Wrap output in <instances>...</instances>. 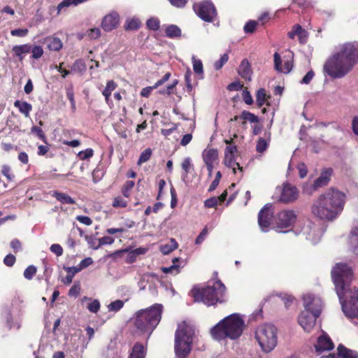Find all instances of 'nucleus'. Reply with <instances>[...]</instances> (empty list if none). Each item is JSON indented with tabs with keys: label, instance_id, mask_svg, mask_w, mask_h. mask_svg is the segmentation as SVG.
Listing matches in <instances>:
<instances>
[{
	"label": "nucleus",
	"instance_id": "1",
	"mask_svg": "<svg viewBox=\"0 0 358 358\" xmlns=\"http://www.w3.org/2000/svg\"><path fill=\"white\" fill-rule=\"evenodd\" d=\"M352 272L346 264H336L331 270V278L342 310L350 319L358 318V289H349Z\"/></svg>",
	"mask_w": 358,
	"mask_h": 358
},
{
	"label": "nucleus",
	"instance_id": "2",
	"mask_svg": "<svg viewBox=\"0 0 358 358\" xmlns=\"http://www.w3.org/2000/svg\"><path fill=\"white\" fill-rule=\"evenodd\" d=\"M358 64V45L346 42L336 47L324 64V71L332 78H341Z\"/></svg>",
	"mask_w": 358,
	"mask_h": 358
},
{
	"label": "nucleus",
	"instance_id": "3",
	"mask_svg": "<svg viewBox=\"0 0 358 358\" xmlns=\"http://www.w3.org/2000/svg\"><path fill=\"white\" fill-rule=\"evenodd\" d=\"M345 194L336 189H330L321 194L314 202L313 213L321 220L331 221L343 211Z\"/></svg>",
	"mask_w": 358,
	"mask_h": 358
},
{
	"label": "nucleus",
	"instance_id": "4",
	"mask_svg": "<svg viewBox=\"0 0 358 358\" xmlns=\"http://www.w3.org/2000/svg\"><path fill=\"white\" fill-rule=\"evenodd\" d=\"M244 320L238 314H231L211 329L213 338L218 341H224L227 338L235 340L239 338L243 331Z\"/></svg>",
	"mask_w": 358,
	"mask_h": 358
},
{
	"label": "nucleus",
	"instance_id": "5",
	"mask_svg": "<svg viewBox=\"0 0 358 358\" xmlns=\"http://www.w3.org/2000/svg\"><path fill=\"white\" fill-rule=\"evenodd\" d=\"M163 306L155 303L150 307L137 311L134 317V326L140 334L150 336L162 318Z\"/></svg>",
	"mask_w": 358,
	"mask_h": 358
},
{
	"label": "nucleus",
	"instance_id": "6",
	"mask_svg": "<svg viewBox=\"0 0 358 358\" xmlns=\"http://www.w3.org/2000/svg\"><path fill=\"white\" fill-rule=\"evenodd\" d=\"M304 310L298 317V322L303 329L310 332L314 327L322 308L320 298L311 294H306L303 297Z\"/></svg>",
	"mask_w": 358,
	"mask_h": 358
},
{
	"label": "nucleus",
	"instance_id": "7",
	"mask_svg": "<svg viewBox=\"0 0 358 358\" xmlns=\"http://www.w3.org/2000/svg\"><path fill=\"white\" fill-rule=\"evenodd\" d=\"M192 295L196 302H203L207 306H213L224 301L225 286L220 280H210L208 285L201 289L194 287L192 289Z\"/></svg>",
	"mask_w": 358,
	"mask_h": 358
},
{
	"label": "nucleus",
	"instance_id": "8",
	"mask_svg": "<svg viewBox=\"0 0 358 358\" xmlns=\"http://www.w3.org/2000/svg\"><path fill=\"white\" fill-rule=\"evenodd\" d=\"M194 328L185 322L180 324L175 334L174 350L177 358H187L192 350Z\"/></svg>",
	"mask_w": 358,
	"mask_h": 358
},
{
	"label": "nucleus",
	"instance_id": "9",
	"mask_svg": "<svg viewBox=\"0 0 358 358\" xmlns=\"http://www.w3.org/2000/svg\"><path fill=\"white\" fill-rule=\"evenodd\" d=\"M276 327L271 324H264L258 327L255 332V338L262 351L268 353L277 345Z\"/></svg>",
	"mask_w": 358,
	"mask_h": 358
},
{
	"label": "nucleus",
	"instance_id": "10",
	"mask_svg": "<svg viewBox=\"0 0 358 358\" xmlns=\"http://www.w3.org/2000/svg\"><path fill=\"white\" fill-rule=\"evenodd\" d=\"M193 8L197 15L205 22H213L217 16L215 7L210 1L196 3Z\"/></svg>",
	"mask_w": 358,
	"mask_h": 358
},
{
	"label": "nucleus",
	"instance_id": "11",
	"mask_svg": "<svg viewBox=\"0 0 358 358\" xmlns=\"http://www.w3.org/2000/svg\"><path fill=\"white\" fill-rule=\"evenodd\" d=\"M296 220V215L293 210H284L279 212L275 219L276 229L278 232H287L288 230H281L293 226Z\"/></svg>",
	"mask_w": 358,
	"mask_h": 358
},
{
	"label": "nucleus",
	"instance_id": "12",
	"mask_svg": "<svg viewBox=\"0 0 358 358\" xmlns=\"http://www.w3.org/2000/svg\"><path fill=\"white\" fill-rule=\"evenodd\" d=\"M302 233L312 243H317L323 234V230L314 223L308 222L302 229Z\"/></svg>",
	"mask_w": 358,
	"mask_h": 358
},
{
	"label": "nucleus",
	"instance_id": "13",
	"mask_svg": "<svg viewBox=\"0 0 358 358\" xmlns=\"http://www.w3.org/2000/svg\"><path fill=\"white\" fill-rule=\"evenodd\" d=\"M272 205L267 203L259 211L258 215V223L262 231H268L271 225V218L273 217Z\"/></svg>",
	"mask_w": 358,
	"mask_h": 358
},
{
	"label": "nucleus",
	"instance_id": "14",
	"mask_svg": "<svg viewBox=\"0 0 358 358\" xmlns=\"http://www.w3.org/2000/svg\"><path fill=\"white\" fill-rule=\"evenodd\" d=\"M277 190L280 192V201L283 203L293 202L299 196L296 187L290 184H284L282 188H278Z\"/></svg>",
	"mask_w": 358,
	"mask_h": 358
},
{
	"label": "nucleus",
	"instance_id": "15",
	"mask_svg": "<svg viewBox=\"0 0 358 358\" xmlns=\"http://www.w3.org/2000/svg\"><path fill=\"white\" fill-rule=\"evenodd\" d=\"M119 24V15L117 13H111L106 15L101 23L103 29L106 31H110L115 29Z\"/></svg>",
	"mask_w": 358,
	"mask_h": 358
},
{
	"label": "nucleus",
	"instance_id": "16",
	"mask_svg": "<svg viewBox=\"0 0 358 358\" xmlns=\"http://www.w3.org/2000/svg\"><path fill=\"white\" fill-rule=\"evenodd\" d=\"M315 348L318 352L328 351L334 348V343L327 334H323L317 338Z\"/></svg>",
	"mask_w": 358,
	"mask_h": 358
},
{
	"label": "nucleus",
	"instance_id": "17",
	"mask_svg": "<svg viewBox=\"0 0 358 358\" xmlns=\"http://www.w3.org/2000/svg\"><path fill=\"white\" fill-rule=\"evenodd\" d=\"M337 355H329L321 358H358V354L351 350L347 349L343 345H339L337 348Z\"/></svg>",
	"mask_w": 358,
	"mask_h": 358
},
{
	"label": "nucleus",
	"instance_id": "18",
	"mask_svg": "<svg viewBox=\"0 0 358 358\" xmlns=\"http://www.w3.org/2000/svg\"><path fill=\"white\" fill-rule=\"evenodd\" d=\"M274 64L275 69L283 73H289L293 67L292 63L289 59L284 61V64L281 65L280 56L278 52L274 54Z\"/></svg>",
	"mask_w": 358,
	"mask_h": 358
},
{
	"label": "nucleus",
	"instance_id": "19",
	"mask_svg": "<svg viewBox=\"0 0 358 358\" xmlns=\"http://www.w3.org/2000/svg\"><path fill=\"white\" fill-rule=\"evenodd\" d=\"M202 155L206 165H214L217 162L218 152L216 149H206L203 150Z\"/></svg>",
	"mask_w": 358,
	"mask_h": 358
},
{
	"label": "nucleus",
	"instance_id": "20",
	"mask_svg": "<svg viewBox=\"0 0 358 358\" xmlns=\"http://www.w3.org/2000/svg\"><path fill=\"white\" fill-rule=\"evenodd\" d=\"M348 246L352 252L358 255V227L352 229L348 238Z\"/></svg>",
	"mask_w": 358,
	"mask_h": 358
},
{
	"label": "nucleus",
	"instance_id": "21",
	"mask_svg": "<svg viewBox=\"0 0 358 358\" xmlns=\"http://www.w3.org/2000/svg\"><path fill=\"white\" fill-rule=\"evenodd\" d=\"M331 175V169H327L322 172L320 176L314 182V188L317 189L327 185L330 180Z\"/></svg>",
	"mask_w": 358,
	"mask_h": 358
},
{
	"label": "nucleus",
	"instance_id": "22",
	"mask_svg": "<svg viewBox=\"0 0 358 358\" xmlns=\"http://www.w3.org/2000/svg\"><path fill=\"white\" fill-rule=\"evenodd\" d=\"M238 74L245 80H251V70L250 68L249 62L247 59H243L238 70Z\"/></svg>",
	"mask_w": 358,
	"mask_h": 358
},
{
	"label": "nucleus",
	"instance_id": "23",
	"mask_svg": "<svg viewBox=\"0 0 358 358\" xmlns=\"http://www.w3.org/2000/svg\"><path fill=\"white\" fill-rule=\"evenodd\" d=\"M145 350L144 346L137 343L132 348L131 352L128 358H145Z\"/></svg>",
	"mask_w": 358,
	"mask_h": 358
},
{
	"label": "nucleus",
	"instance_id": "24",
	"mask_svg": "<svg viewBox=\"0 0 358 358\" xmlns=\"http://www.w3.org/2000/svg\"><path fill=\"white\" fill-rule=\"evenodd\" d=\"M52 196L63 204H74L76 203L73 198L65 193L53 191Z\"/></svg>",
	"mask_w": 358,
	"mask_h": 358
},
{
	"label": "nucleus",
	"instance_id": "25",
	"mask_svg": "<svg viewBox=\"0 0 358 358\" xmlns=\"http://www.w3.org/2000/svg\"><path fill=\"white\" fill-rule=\"evenodd\" d=\"M45 42L50 50L58 51L63 46L62 41L56 37H49L46 38Z\"/></svg>",
	"mask_w": 358,
	"mask_h": 358
},
{
	"label": "nucleus",
	"instance_id": "26",
	"mask_svg": "<svg viewBox=\"0 0 358 358\" xmlns=\"http://www.w3.org/2000/svg\"><path fill=\"white\" fill-rule=\"evenodd\" d=\"M14 106L17 108L20 112L24 114L25 117H29V113L32 110V106L30 103L26 101H20L19 100L14 102Z\"/></svg>",
	"mask_w": 358,
	"mask_h": 358
},
{
	"label": "nucleus",
	"instance_id": "27",
	"mask_svg": "<svg viewBox=\"0 0 358 358\" xmlns=\"http://www.w3.org/2000/svg\"><path fill=\"white\" fill-rule=\"evenodd\" d=\"M224 163L226 166L232 169L234 173H236V169L243 171V167L236 162L234 155H224Z\"/></svg>",
	"mask_w": 358,
	"mask_h": 358
},
{
	"label": "nucleus",
	"instance_id": "28",
	"mask_svg": "<svg viewBox=\"0 0 358 358\" xmlns=\"http://www.w3.org/2000/svg\"><path fill=\"white\" fill-rule=\"evenodd\" d=\"M165 34L166 36L169 38H177L181 36V30L178 26L175 24H171L166 27Z\"/></svg>",
	"mask_w": 358,
	"mask_h": 358
},
{
	"label": "nucleus",
	"instance_id": "29",
	"mask_svg": "<svg viewBox=\"0 0 358 358\" xmlns=\"http://www.w3.org/2000/svg\"><path fill=\"white\" fill-rule=\"evenodd\" d=\"M178 247V243L173 238H171L169 243L162 245L160 246V251L164 255H168L173 250L176 249Z\"/></svg>",
	"mask_w": 358,
	"mask_h": 358
},
{
	"label": "nucleus",
	"instance_id": "30",
	"mask_svg": "<svg viewBox=\"0 0 358 358\" xmlns=\"http://www.w3.org/2000/svg\"><path fill=\"white\" fill-rule=\"evenodd\" d=\"M117 87V84L113 80H109L106 83V86L102 92L103 95L105 97L106 101L108 102L109 97L113 90Z\"/></svg>",
	"mask_w": 358,
	"mask_h": 358
},
{
	"label": "nucleus",
	"instance_id": "31",
	"mask_svg": "<svg viewBox=\"0 0 358 358\" xmlns=\"http://www.w3.org/2000/svg\"><path fill=\"white\" fill-rule=\"evenodd\" d=\"M179 261L178 258H175L173 260V265L169 267H162V271L164 273H173V274H178L179 273L180 271V266L177 264V262Z\"/></svg>",
	"mask_w": 358,
	"mask_h": 358
},
{
	"label": "nucleus",
	"instance_id": "32",
	"mask_svg": "<svg viewBox=\"0 0 358 358\" xmlns=\"http://www.w3.org/2000/svg\"><path fill=\"white\" fill-rule=\"evenodd\" d=\"M13 50L20 59H22V55L29 52L31 51V45L28 44L15 45L13 48Z\"/></svg>",
	"mask_w": 358,
	"mask_h": 358
},
{
	"label": "nucleus",
	"instance_id": "33",
	"mask_svg": "<svg viewBox=\"0 0 358 358\" xmlns=\"http://www.w3.org/2000/svg\"><path fill=\"white\" fill-rule=\"evenodd\" d=\"M85 300H90L91 301V302H90L87 306V308L90 312H91L92 313H96L99 310L101 305H100V302L99 301V300H97V299L92 300L91 299L87 298V296H85L83 299V301H85Z\"/></svg>",
	"mask_w": 358,
	"mask_h": 358
},
{
	"label": "nucleus",
	"instance_id": "34",
	"mask_svg": "<svg viewBox=\"0 0 358 358\" xmlns=\"http://www.w3.org/2000/svg\"><path fill=\"white\" fill-rule=\"evenodd\" d=\"M267 95H266V90L264 89V88H260L257 92V94H256V102H257V104L261 107L262 106L266 99H267Z\"/></svg>",
	"mask_w": 358,
	"mask_h": 358
},
{
	"label": "nucleus",
	"instance_id": "35",
	"mask_svg": "<svg viewBox=\"0 0 358 358\" xmlns=\"http://www.w3.org/2000/svg\"><path fill=\"white\" fill-rule=\"evenodd\" d=\"M240 117L245 121H248L251 123H256V122H258L259 121V118L257 115H255V114L249 112V111H246V110H244L242 112Z\"/></svg>",
	"mask_w": 358,
	"mask_h": 358
},
{
	"label": "nucleus",
	"instance_id": "36",
	"mask_svg": "<svg viewBox=\"0 0 358 358\" xmlns=\"http://www.w3.org/2000/svg\"><path fill=\"white\" fill-rule=\"evenodd\" d=\"M193 63V69L195 73L198 75H202L203 72V64L201 60L196 59L195 56L192 57Z\"/></svg>",
	"mask_w": 358,
	"mask_h": 358
},
{
	"label": "nucleus",
	"instance_id": "37",
	"mask_svg": "<svg viewBox=\"0 0 358 358\" xmlns=\"http://www.w3.org/2000/svg\"><path fill=\"white\" fill-rule=\"evenodd\" d=\"M141 22L139 20L133 18L127 20L125 24V29L127 30H136L139 28Z\"/></svg>",
	"mask_w": 358,
	"mask_h": 358
},
{
	"label": "nucleus",
	"instance_id": "38",
	"mask_svg": "<svg viewBox=\"0 0 358 358\" xmlns=\"http://www.w3.org/2000/svg\"><path fill=\"white\" fill-rule=\"evenodd\" d=\"M124 306V302L122 300H115L113 302H111L108 306V309L109 311H113V312H117L118 310H120Z\"/></svg>",
	"mask_w": 358,
	"mask_h": 358
},
{
	"label": "nucleus",
	"instance_id": "39",
	"mask_svg": "<svg viewBox=\"0 0 358 358\" xmlns=\"http://www.w3.org/2000/svg\"><path fill=\"white\" fill-rule=\"evenodd\" d=\"M152 150L150 148L145 149L140 155L138 160V165H141L143 163L148 161L151 157Z\"/></svg>",
	"mask_w": 358,
	"mask_h": 358
},
{
	"label": "nucleus",
	"instance_id": "40",
	"mask_svg": "<svg viewBox=\"0 0 358 358\" xmlns=\"http://www.w3.org/2000/svg\"><path fill=\"white\" fill-rule=\"evenodd\" d=\"M182 169L185 171V174L182 176L183 178L187 177V173L189 172L190 169L192 168V160L189 157H186L184 159L181 164Z\"/></svg>",
	"mask_w": 358,
	"mask_h": 358
},
{
	"label": "nucleus",
	"instance_id": "41",
	"mask_svg": "<svg viewBox=\"0 0 358 358\" xmlns=\"http://www.w3.org/2000/svg\"><path fill=\"white\" fill-rule=\"evenodd\" d=\"M37 268L33 265L29 266L24 271L23 275L27 280H31L36 273Z\"/></svg>",
	"mask_w": 358,
	"mask_h": 358
},
{
	"label": "nucleus",
	"instance_id": "42",
	"mask_svg": "<svg viewBox=\"0 0 358 358\" xmlns=\"http://www.w3.org/2000/svg\"><path fill=\"white\" fill-rule=\"evenodd\" d=\"M134 187V182L131 180L127 181L122 189V193L125 197L130 196V192Z\"/></svg>",
	"mask_w": 358,
	"mask_h": 358
},
{
	"label": "nucleus",
	"instance_id": "43",
	"mask_svg": "<svg viewBox=\"0 0 358 358\" xmlns=\"http://www.w3.org/2000/svg\"><path fill=\"white\" fill-rule=\"evenodd\" d=\"M72 70L76 72L83 73L86 70V66L83 61L78 59L73 63Z\"/></svg>",
	"mask_w": 358,
	"mask_h": 358
},
{
	"label": "nucleus",
	"instance_id": "44",
	"mask_svg": "<svg viewBox=\"0 0 358 358\" xmlns=\"http://www.w3.org/2000/svg\"><path fill=\"white\" fill-rule=\"evenodd\" d=\"M101 35V31L99 28L94 27L90 29L86 32V36L90 39H96L98 38Z\"/></svg>",
	"mask_w": 358,
	"mask_h": 358
},
{
	"label": "nucleus",
	"instance_id": "45",
	"mask_svg": "<svg viewBox=\"0 0 358 358\" xmlns=\"http://www.w3.org/2000/svg\"><path fill=\"white\" fill-rule=\"evenodd\" d=\"M267 147L268 141L263 138H260L257 141L256 150L258 152L262 153L267 149Z\"/></svg>",
	"mask_w": 358,
	"mask_h": 358
},
{
	"label": "nucleus",
	"instance_id": "46",
	"mask_svg": "<svg viewBox=\"0 0 358 358\" xmlns=\"http://www.w3.org/2000/svg\"><path fill=\"white\" fill-rule=\"evenodd\" d=\"M99 244L97 246L94 247V250L98 249L99 247L103 245H110L114 242V238L110 236H103L99 238Z\"/></svg>",
	"mask_w": 358,
	"mask_h": 358
},
{
	"label": "nucleus",
	"instance_id": "47",
	"mask_svg": "<svg viewBox=\"0 0 358 358\" xmlns=\"http://www.w3.org/2000/svg\"><path fill=\"white\" fill-rule=\"evenodd\" d=\"M32 52V57L34 59H39L43 54V48L39 45H35L33 48L31 47V51Z\"/></svg>",
	"mask_w": 358,
	"mask_h": 358
},
{
	"label": "nucleus",
	"instance_id": "48",
	"mask_svg": "<svg viewBox=\"0 0 358 358\" xmlns=\"http://www.w3.org/2000/svg\"><path fill=\"white\" fill-rule=\"evenodd\" d=\"M229 59V56L227 54H224L221 56L219 60L216 61L214 64V67L216 70H219L222 69V67L224 66V64L227 63V62Z\"/></svg>",
	"mask_w": 358,
	"mask_h": 358
},
{
	"label": "nucleus",
	"instance_id": "49",
	"mask_svg": "<svg viewBox=\"0 0 358 358\" xmlns=\"http://www.w3.org/2000/svg\"><path fill=\"white\" fill-rule=\"evenodd\" d=\"M147 26L152 30H157L159 27V21L157 18H150L147 21Z\"/></svg>",
	"mask_w": 358,
	"mask_h": 358
},
{
	"label": "nucleus",
	"instance_id": "50",
	"mask_svg": "<svg viewBox=\"0 0 358 358\" xmlns=\"http://www.w3.org/2000/svg\"><path fill=\"white\" fill-rule=\"evenodd\" d=\"M80 292V285L79 282H76L69 289V295L70 296L77 297Z\"/></svg>",
	"mask_w": 358,
	"mask_h": 358
},
{
	"label": "nucleus",
	"instance_id": "51",
	"mask_svg": "<svg viewBox=\"0 0 358 358\" xmlns=\"http://www.w3.org/2000/svg\"><path fill=\"white\" fill-rule=\"evenodd\" d=\"M127 205V202L120 196H117L113 199V206L115 208H124Z\"/></svg>",
	"mask_w": 358,
	"mask_h": 358
},
{
	"label": "nucleus",
	"instance_id": "52",
	"mask_svg": "<svg viewBox=\"0 0 358 358\" xmlns=\"http://www.w3.org/2000/svg\"><path fill=\"white\" fill-rule=\"evenodd\" d=\"M257 21H254V20H251V21H249L248 22H247L245 24V25L244 26V31L245 33H252L257 25Z\"/></svg>",
	"mask_w": 358,
	"mask_h": 358
},
{
	"label": "nucleus",
	"instance_id": "53",
	"mask_svg": "<svg viewBox=\"0 0 358 358\" xmlns=\"http://www.w3.org/2000/svg\"><path fill=\"white\" fill-rule=\"evenodd\" d=\"M31 132L36 134L40 139L46 143V137L41 127L34 126L31 127Z\"/></svg>",
	"mask_w": 358,
	"mask_h": 358
},
{
	"label": "nucleus",
	"instance_id": "54",
	"mask_svg": "<svg viewBox=\"0 0 358 358\" xmlns=\"http://www.w3.org/2000/svg\"><path fill=\"white\" fill-rule=\"evenodd\" d=\"M28 31L27 29H16L12 30L10 34L13 36L24 37L27 35Z\"/></svg>",
	"mask_w": 358,
	"mask_h": 358
},
{
	"label": "nucleus",
	"instance_id": "55",
	"mask_svg": "<svg viewBox=\"0 0 358 358\" xmlns=\"http://www.w3.org/2000/svg\"><path fill=\"white\" fill-rule=\"evenodd\" d=\"M219 203V199L217 197H212L205 201L204 205L207 208H214Z\"/></svg>",
	"mask_w": 358,
	"mask_h": 358
},
{
	"label": "nucleus",
	"instance_id": "56",
	"mask_svg": "<svg viewBox=\"0 0 358 358\" xmlns=\"http://www.w3.org/2000/svg\"><path fill=\"white\" fill-rule=\"evenodd\" d=\"M315 76V73L313 70L309 71L305 76L303 78V79L301 80V84H306L308 85L310 83V81L313 80V78Z\"/></svg>",
	"mask_w": 358,
	"mask_h": 358
},
{
	"label": "nucleus",
	"instance_id": "57",
	"mask_svg": "<svg viewBox=\"0 0 358 358\" xmlns=\"http://www.w3.org/2000/svg\"><path fill=\"white\" fill-rule=\"evenodd\" d=\"M122 252H128L127 256L126 257L127 263L131 264V263L134 262L136 260L137 256L136 255V254H134L133 250L129 251V250H122ZM118 252H121V251H119Z\"/></svg>",
	"mask_w": 358,
	"mask_h": 358
},
{
	"label": "nucleus",
	"instance_id": "58",
	"mask_svg": "<svg viewBox=\"0 0 358 358\" xmlns=\"http://www.w3.org/2000/svg\"><path fill=\"white\" fill-rule=\"evenodd\" d=\"M50 251L55 253L57 257L61 256L63 254V248L59 244L55 243L50 246Z\"/></svg>",
	"mask_w": 358,
	"mask_h": 358
},
{
	"label": "nucleus",
	"instance_id": "59",
	"mask_svg": "<svg viewBox=\"0 0 358 358\" xmlns=\"http://www.w3.org/2000/svg\"><path fill=\"white\" fill-rule=\"evenodd\" d=\"M2 174L7 178L8 180H11L13 176L11 174L10 167L8 165H3L1 170Z\"/></svg>",
	"mask_w": 358,
	"mask_h": 358
},
{
	"label": "nucleus",
	"instance_id": "60",
	"mask_svg": "<svg viewBox=\"0 0 358 358\" xmlns=\"http://www.w3.org/2000/svg\"><path fill=\"white\" fill-rule=\"evenodd\" d=\"M15 262V257L13 255H7L3 259V263L8 266H12Z\"/></svg>",
	"mask_w": 358,
	"mask_h": 358
},
{
	"label": "nucleus",
	"instance_id": "61",
	"mask_svg": "<svg viewBox=\"0 0 358 358\" xmlns=\"http://www.w3.org/2000/svg\"><path fill=\"white\" fill-rule=\"evenodd\" d=\"M298 37L300 43H305L308 39V33L306 31L302 29L301 27V30L298 32Z\"/></svg>",
	"mask_w": 358,
	"mask_h": 358
},
{
	"label": "nucleus",
	"instance_id": "62",
	"mask_svg": "<svg viewBox=\"0 0 358 358\" xmlns=\"http://www.w3.org/2000/svg\"><path fill=\"white\" fill-rule=\"evenodd\" d=\"M78 155L81 159H87L93 155V150L92 149H86L84 151L80 152Z\"/></svg>",
	"mask_w": 358,
	"mask_h": 358
},
{
	"label": "nucleus",
	"instance_id": "63",
	"mask_svg": "<svg viewBox=\"0 0 358 358\" xmlns=\"http://www.w3.org/2000/svg\"><path fill=\"white\" fill-rule=\"evenodd\" d=\"M298 170H299V176L301 178H303L304 177L306 176V175L308 173V169L304 163H300L298 165Z\"/></svg>",
	"mask_w": 358,
	"mask_h": 358
},
{
	"label": "nucleus",
	"instance_id": "64",
	"mask_svg": "<svg viewBox=\"0 0 358 358\" xmlns=\"http://www.w3.org/2000/svg\"><path fill=\"white\" fill-rule=\"evenodd\" d=\"M352 129L353 133L358 136V116H355L352 120Z\"/></svg>",
	"mask_w": 358,
	"mask_h": 358
}]
</instances>
